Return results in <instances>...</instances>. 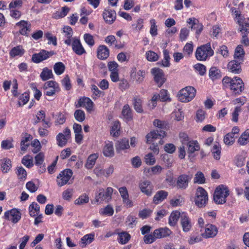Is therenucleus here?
Segmentation results:
<instances>
[{
  "mask_svg": "<svg viewBox=\"0 0 249 249\" xmlns=\"http://www.w3.org/2000/svg\"><path fill=\"white\" fill-rule=\"evenodd\" d=\"M229 195L228 188L224 185L218 186L213 194V200L217 204H223L226 202V198Z\"/></svg>",
  "mask_w": 249,
  "mask_h": 249,
  "instance_id": "f257e3e1",
  "label": "nucleus"
},
{
  "mask_svg": "<svg viewBox=\"0 0 249 249\" xmlns=\"http://www.w3.org/2000/svg\"><path fill=\"white\" fill-rule=\"evenodd\" d=\"M213 51L211 48L210 43L203 45L197 48L196 57L199 61L206 60L208 57L212 56Z\"/></svg>",
  "mask_w": 249,
  "mask_h": 249,
  "instance_id": "f03ea898",
  "label": "nucleus"
},
{
  "mask_svg": "<svg viewBox=\"0 0 249 249\" xmlns=\"http://www.w3.org/2000/svg\"><path fill=\"white\" fill-rule=\"evenodd\" d=\"M196 89L191 86H187L181 89L178 93V99L180 101L186 103L191 101L195 96Z\"/></svg>",
  "mask_w": 249,
  "mask_h": 249,
  "instance_id": "7ed1b4c3",
  "label": "nucleus"
},
{
  "mask_svg": "<svg viewBox=\"0 0 249 249\" xmlns=\"http://www.w3.org/2000/svg\"><path fill=\"white\" fill-rule=\"evenodd\" d=\"M208 196L207 192L202 187H198L196 191L195 202L199 208L205 207L208 203Z\"/></svg>",
  "mask_w": 249,
  "mask_h": 249,
  "instance_id": "20e7f679",
  "label": "nucleus"
},
{
  "mask_svg": "<svg viewBox=\"0 0 249 249\" xmlns=\"http://www.w3.org/2000/svg\"><path fill=\"white\" fill-rule=\"evenodd\" d=\"M113 191L111 187H107L106 191L103 188L100 189L96 194L95 201L98 203L103 201L108 202L111 199Z\"/></svg>",
  "mask_w": 249,
  "mask_h": 249,
  "instance_id": "39448f33",
  "label": "nucleus"
},
{
  "mask_svg": "<svg viewBox=\"0 0 249 249\" xmlns=\"http://www.w3.org/2000/svg\"><path fill=\"white\" fill-rule=\"evenodd\" d=\"M72 175L71 169H67L61 171L57 177V183L59 186L61 187L66 184Z\"/></svg>",
  "mask_w": 249,
  "mask_h": 249,
  "instance_id": "423d86ee",
  "label": "nucleus"
},
{
  "mask_svg": "<svg viewBox=\"0 0 249 249\" xmlns=\"http://www.w3.org/2000/svg\"><path fill=\"white\" fill-rule=\"evenodd\" d=\"M54 54L55 53L53 51L48 52L42 50L39 53L34 54L32 56V60L34 62L38 63L47 59Z\"/></svg>",
  "mask_w": 249,
  "mask_h": 249,
  "instance_id": "0eeeda50",
  "label": "nucleus"
},
{
  "mask_svg": "<svg viewBox=\"0 0 249 249\" xmlns=\"http://www.w3.org/2000/svg\"><path fill=\"white\" fill-rule=\"evenodd\" d=\"M230 89L235 94H240L244 88V84L242 80L238 77H234L231 85H230Z\"/></svg>",
  "mask_w": 249,
  "mask_h": 249,
  "instance_id": "6e6552de",
  "label": "nucleus"
},
{
  "mask_svg": "<svg viewBox=\"0 0 249 249\" xmlns=\"http://www.w3.org/2000/svg\"><path fill=\"white\" fill-rule=\"evenodd\" d=\"M166 136V132L160 129L159 131H153L147 134L146 136V142L150 143L157 139H161Z\"/></svg>",
  "mask_w": 249,
  "mask_h": 249,
  "instance_id": "1a4fd4ad",
  "label": "nucleus"
},
{
  "mask_svg": "<svg viewBox=\"0 0 249 249\" xmlns=\"http://www.w3.org/2000/svg\"><path fill=\"white\" fill-rule=\"evenodd\" d=\"M141 191L148 196H151L153 190V186L151 182L148 180H141L139 184Z\"/></svg>",
  "mask_w": 249,
  "mask_h": 249,
  "instance_id": "9d476101",
  "label": "nucleus"
},
{
  "mask_svg": "<svg viewBox=\"0 0 249 249\" xmlns=\"http://www.w3.org/2000/svg\"><path fill=\"white\" fill-rule=\"evenodd\" d=\"M21 213L17 209H13L6 212L4 213V218L11 220L15 224L21 218Z\"/></svg>",
  "mask_w": 249,
  "mask_h": 249,
  "instance_id": "9b49d317",
  "label": "nucleus"
},
{
  "mask_svg": "<svg viewBox=\"0 0 249 249\" xmlns=\"http://www.w3.org/2000/svg\"><path fill=\"white\" fill-rule=\"evenodd\" d=\"M75 107L77 108L85 107L87 111L90 112L92 110L93 103L90 98L83 97L78 100Z\"/></svg>",
  "mask_w": 249,
  "mask_h": 249,
  "instance_id": "f8f14e48",
  "label": "nucleus"
},
{
  "mask_svg": "<svg viewBox=\"0 0 249 249\" xmlns=\"http://www.w3.org/2000/svg\"><path fill=\"white\" fill-rule=\"evenodd\" d=\"M151 73L154 76V80L159 87H160L165 82L164 74L162 70L159 68H154L151 70Z\"/></svg>",
  "mask_w": 249,
  "mask_h": 249,
  "instance_id": "ddd939ff",
  "label": "nucleus"
},
{
  "mask_svg": "<svg viewBox=\"0 0 249 249\" xmlns=\"http://www.w3.org/2000/svg\"><path fill=\"white\" fill-rule=\"evenodd\" d=\"M191 178L192 177L185 174L179 176L176 182L177 188L180 189H186L188 187L189 182Z\"/></svg>",
  "mask_w": 249,
  "mask_h": 249,
  "instance_id": "4468645a",
  "label": "nucleus"
},
{
  "mask_svg": "<svg viewBox=\"0 0 249 249\" xmlns=\"http://www.w3.org/2000/svg\"><path fill=\"white\" fill-rule=\"evenodd\" d=\"M145 75V71L144 70H139L137 71L136 68L132 69L130 76L134 81L138 84H140L144 80Z\"/></svg>",
  "mask_w": 249,
  "mask_h": 249,
  "instance_id": "2eb2a0df",
  "label": "nucleus"
},
{
  "mask_svg": "<svg viewBox=\"0 0 249 249\" xmlns=\"http://www.w3.org/2000/svg\"><path fill=\"white\" fill-rule=\"evenodd\" d=\"M242 62L234 59L229 62L227 69L229 71L234 74L240 73L242 71L241 64Z\"/></svg>",
  "mask_w": 249,
  "mask_h": 249,
  "instance_id": "dca6fc26",
  "label": "nucleus"
},
{
  "mask_svg": "<svg viewBox=\"0 0 249 249\" xmlns=\"http://www.w3.org/2000/svg\"><path fill=\"white\" fill-rule=\"evenodd\" d=\"M103 16L106 22L111 24L115 20L116 14L114 10L106 8L104 10Z\"/></svg>",
  "mask_w": 249,
  "mask_h": 249,
  "instance_id": "f3484780",
  "label": "nucleus"
},
{
  "mask_svg": "<svg viewBox=\"0 0 249 249\" xmlns=\"http://www.w3.org/2000/svg\"><path fill=\"white\" fill-rule=\"evenodd\" d=\"M217 228L214 225L209 224L205 228V232L202 235L206 238H212L216 236L217 233Z\"/></svg>",
  "mask_w": 249,
  "mask_h": 249,
  "instance_id": "a211bd4d",
  "label": "nucleus"
},
{
  "mask_svg": "<svg viewBox=\"0 0 249 249\" xmlns=\"http://www.w3.org/2000/svg\"><path fill=\"white\" fill-rule=\"evenodd\" d=\"M119 192L123 199V202L127 207H132L133 206V202L129 199V195L127 190L125 187H122L119 189Z\"/></svg>",
  "mask_w": 249,
  "mask_h": 249,
  "instance_id": "6ab92c4d",
  "label": "nucleus"
},
{
  "mask_svg": "<svg viewBox=\"0 0 249 249\" xmlns=\"http://www.w3.org/2000/svg\"><path fill=\"white\" fill-rule=\"evenodd\" d=\"M172 233V231L167 227L160 228L154 230V235L157 239L169 236Z\"/></svg>",
  "mask_w": 249,
  "mask_h": 249,
  "instance_id": "aec40b11",
  "label": "nucleus"
},
{
  "mask_svg": "<svg viewBox=\"0 0 249 249\" xmlns=\"http://www.w3.org/2000/svg\"><path fill=\"white\" fill-rule=\"evenodd\" d=\"M237 23L239 25V30L242 34L248 35L249 34V18L244 19L238 18Z\"/></svg>",
  "mask_w": 249,
  "mask_h": 249,
  "instance_id": "412c9836",
  "label": "nucleus"
},
{
  "mask_svg": "<svg viewBox=\"0 0 249 249\" xmlns=\"http://www.w3.org/2000/svg\"><path fill=\"white\" fill-rule=\"evenodd\" d=\"M180 223L184 232H188L190 231L192 227L191 221L189 218L184 213H181Z\"/></svg>",
  "mask_w": 249,
  "mask_h": 249,
  "instance_id": "4be33fe9",
  "label": "nucleus"
},
{
  "mask_svg": "<svg viewBox=\"0 0 249 249\" xmlns=\"http://www.w3.org/2000/svg\"><path fill=\"white\" fill-rule=\"evenodd\" d=\"M122 115L123 119L126 122H129L132 120V111L128 104L124 106L122 110Z\"/></svg>",
  "mask_w": 249,
  "mask_h": 249,
  "instance_id": "5701e85b",
  "label": "nucleus"
},
{
  "mask_svg": "<svg viewBox=\"0 0 249 249\" xmlns=\"http://www.w3.org/2000/svg\"><path fill=\"white\" fill-rule=\"evenodd\" d=\"M16 25L21 28L19 32L22 35H27V32L31 31V25L27 21L21 20L18 22Z\"/></svg>",
  "mask_w": 249,
  "mask_h": 249,
  "instance_id": "b1692460",
  "label": "nucleus"
},
{
  "mask_svg": "<svg viewBox=\"0 0 249 249\" xmlns=\"http://www.w3.org/2000/svg\"><path fill=\"white\" fill-rule=\"evenodd\" d=\"M72 48L73 51L78 55H82L86 53V51L83 47L80 40L78 39L73 40L72 43Z\"/></svg>",
  "mask_w": 249,
  "mask_h": 249,
  "instance_id": "393cba45",
  "label": "nucleus"
},
{
  "mask_svg": "<svg viewBox=\"0 0 249 249\" xmlns=\"http://www.w3.org/2000/svg\"><path fill=\"white\" fill-rule=\"evenodd\" d=\"M94 233L87 234L84 235L80 240L79 244L81 248L85 247L87 245L90 244L94 240Z\"/></svg>",
  "mask_w": 249,
  "mask_h": 249,
  "instance_id": "a878e982",
  "label": "nucleus"
},
{
  "mask_svg": "<svg viewBox=\"0 0 249 249\" xmlns=\"http://www.w3.org/2000/svg\"><path fill=\"white\" fill-rule=\"evenodd\" d=\"M116 150L117 152H120L122 150L129 148V141L126 138L122 139L118 141L115 145Z\"/></svg>",
  "mask_w": 249,
  "mask_h": 249,
  "instance_id": "bb28decb",
  "label": "nucleus"
},
{
  "mask_svg": "<svg viewBox=\"0 0 249 249\" xmlns=\"http://www.w3.org/2000/svg\"><path fill=\"white\" fill-rule=\"evenodd\" d=\"M109 54L108 49L105 45H100L99 46L97 51L98 58L101 60L107 59Z\"/></svg>",
  "mask_w": 249,
  "mask_h": 249,
  "instance_id": "cd10ccee",
  "label": "nucleus"
},
{
  "mask_svg": "<svg viewBox=\"0 0 249 249\" xmlns=\"http://www.w3.org/2000/svg\"><path fill=\"white\" fill-rule=\"evenodd\" d=\"M104 155L107 157H112L114 155L113 143L111 142H108L103 148Z\"/></svg>",
  "mask_w": 249,
  "mask_h": 249,
  "instance_id": "c85d7f7f",
  "label": "nucleus"
},
{
  "mask_svg": "<svg viewBox=\"0 0 249 249\" xmlns=\"http://www.w3.org/2000/svg\"><path fill=\"white\" fill-rule=\"evenodd\" d=\"M168 195V192L161 190L157 192L153 197V202L155 204H158L166 198Z\"/></svg>",
  "mask_w": 249,
  "mask_h": 249,
  "instance_id": "c756f323",
  "label": "nucleus"
},
{
  "mask_svg": "<svg viewBox=\"0 0 249 249\" xmlns=\"http://www.w3.org/2000/svg\"><path fill=\"white\" fill-rule=\"evenodd\" d=\"M245 54V51L242 46L239 45L235 50L234 58L241 62H243Z\"/></svg>",
  "mask_w": 249,
  "mask_h": 249,
  "instance_id": "7c9ffc66",
  "label": "nucleus"
},
{
  "mask_svg": "<svg viewBox=\"0 0 249 249\" xmlns=\"http://www.w3.org/2000/svg\"><path fill=\"white\" fill-rule=\"evenodd\" d=\"M131 238L130 235L126 231H123L118 233V241L122 245L126 244Z\"/></svg>",
  "mask_w": 249,
  "mask_h": 249,
  "instance_id": "2f4dec72",
  "label": "nucleus"
},
{
  "mask_svg": "<svg viewBox=\"0 0 249 249\" xmlns=\"http://www.w3.org/2000/svg\"><path fill=\"white\" fill-rule=\"evenodd\" d=\"M98 158V154L97 153L90 155L87 159V162L85 164V167L88 169H91L95 165Z\"/></svg>",
  "mask_w": 249,
  "mask_h": 249,
  "instance_id": "473e14b6",
  "label": "nucleus"
},
{
  "mask_svg": "<svg viewBox=\"0 0 249 249\" xmlns=\"http://www.w3.org/2000/svg\"><path fill=\"white\" fill-rule=\"evenodd\" d=\"M181 214L178 211H173L170 214L169 218V224L171 226H174L177 224L179 217H181Z\"/></svg>",
  "mask_w": 249,
  "mask_h": 249,
  "instance_id": "72a5a7b5",
  "label": "nucleus"
},
{
  "mask_svg": "<svg viewBox=\"0 0 249 249\" xmlns=\"http://www.w3.org/2000/svg\"><path fill=\"white\" fill-rule=\"evenodd\" d=\"M40 77L43 81H46L49 79L53 78V75L51 70L48 68H44L40 74Z\"/></svg>",
  "mask_w": 249,
  "mask_h": 249,
  "instance_id": "f704fd0d",
  "label": "nucleus"
},
{
  "mask_svg": "<svg viewBox=\"0 0 249 249\" xmlns=\"http://www.w3.org/2000/svg\"><path fill=\"white\" fill-rule=\"evenodd\" d=\"M249 142V129L245 130L238 140L240 145H245Z\"/></svg>",
  "mask_w": 249,
  "mask_h": 249,
  "instance_id": "c9c22d12",
  "label": "nucleus"
},
{
  "mask_svg": "<svg viewBox=\"0 0 249 249\" xmlns=\"http://www.w3.org/2000/svg\"><path fill=\"white\" fill-rule=\"evenodd\" d=\"M133 106L135 110L138 113H142L143 110L142 107V100L139 97H135L133 99Z\"/></svg>",
  "mask_w": 249,
  "mask_h": 249,
  "instance_id": "e433bc0d",
  "label": "nucleus"
},
{
  "mask_svg": "<svg viewBox=\"0 0 249 249\" xmlns=\"http://www.w3.org/2000/svg\"><path fill=\"white\" fill-rule=\"evenodd\" d=\"M24 53V50L21 46L14 47L10 52V55L12 57L21 56Z\"/></svg>",
  "mask_w": 249,
  "mask_h": 249,
  "instance_id": "4c0bfd02",
  "label": "nucleus"
},
{
  "mask_svg": "<svg viewBox=\"0 0 249 249\" xmlns=\"http://www.w3.org/2000/svg\"><path fill=\"white\" fill-rule=\"evenodd\" d=\"M188 146V152L189 153H193L196 151L199 150V145L196 141H189L187 144Z\"/></svg>",
  "mask_w": 249,
  "mask_h": 249,
  "instance_id": "58836bf2",
  "label": "nucleus"
},
{
  "mask_svg": "<svg viewBox=\"0 0 249 249\" xmlns=\"http://www.w3.org/2000/svg\"><path fill=\"white\" fill-rule=\"evenodd\" d=\"M65 70V66L62 62H57L53 66L54 72L58 75L62 74L64 72Z\"/></svg>",
  "mask_w": 249,
  "mask_h": 249,
  "instance_id": "ea45409f",
  "label": "nucleus"
},
{
  "mask_svg": "<svg viewBox=\"0 0 249 249\" xmlns=\"http://www.w3.org/2000/svg\"><path fill=\"white\" fill-rule=\"evenodd\" d=\"M70 10V9L69 7L64 6L62 7L61 11H57L55 12L53 14V17L56 19L64 18L67 15Z\"/></svg>",
  "mask_w": 249,
  "mask_h": 249,
  "instance_id": "a19ab883",
  "label": "nucleus"
},
{
  "mask_svg": "<svg viewBox=\"0 0 249 249\" xmlns=\"http://www.w3.org/2000/svg\"><path fill=\"white\" fill-rule=\"evenodd\" d=\"M209 76L213 80L219 79L221 77L220 71L215 67H212L209 71Z\"/></svg>",
  "mask_w": 249,
  "mask_h": 249,
  "instance_id": "79ce46f5",
  "label": "nucleus"
},
{
  "mask_svg": "<svg viewBox=\"0 0 249 249\" xmlns=\"http://www.w3.org/2000/svg\"><path fill=\"white\" fill-rule=\"evenodd\" d=\"M56 140L58 146L63 147L66 144L68 138L64 134L59 133L56 136Z\"/></svg>",
  "mask_w": 249,
  "mask_h": 249,
  "instance_id": "37998d69",
  "label": "nucleus"
},
{
  "mask_svg": "<svg viewBox=\"0 0 249 249\" xmlns=\"http://www.w3.org/2000/svg\"><path fill=\"white\" fill-rule=\"evenodd\" d=\"M212 152L213 154V157L215 160H218L220 159L221 147L219 143H217L214 144L212 149Z\"/></svg>",
  "mask_w": 249,
  "mask_h": 249,
  "instance_id": "c03bdc74",
  "label": "nucleus"
},
{
  "mask_svg": "<svg viewBox=\"0 0 249 249\" xmlns=\"http://www.w3.org/2000/svg\"><path fill=\"white\" fill-rule=\"evenodd\" d=\"M120 124L118 122H115L110 130V134L114 137H118L120 134Z\"/></svg>",
  "mask_w": 249,
  "mask_h": 249,
  "instance_id": "a18cd8bd",
  "label": "nucleus"
},
{
  "mask_svg": "<svg viewBox=\"0 0 249 249\" xmlns=\"http://www.w3.org/2000/svg\"><path fill=\"white\" fill-rule=\"evenodd\" d=\"M22 163L27 167L30 168L34 165L33 158L30 155L23 157L21 160Z\"/></svg>",
  "mask_w": 249,
  "mask_h": 249,
  "instance_id": "49530a36",
  "label": "nucleus"
},
{
  "mask_svg": "<svg viewBox=\"0 0 249 249\" xmlns=\"http://www.w3.org/2000/svg\"><path fill=\"white\" fill-rule=\"evenodd\" d=\"M11 160L8 159H4L1 161V169L3 173H7L11 167Z\"/></svg>",
  "mask_w": 249,
  "mask_h": 249,
  "instance_id": "de8ad7c7",
  "label": "nucleus"
},
{
  "mask_svg": "<svg viewBox=\"0 0 249 249\" xmlns=\"http://www.w3.org/2000/svg\"><path fill=\"white\" fill-rule=\"evenodd\" d=\"M100 213L103 215L112 216L114 213V210L112 206L108 205L105 208L100 210Z\"/></svg>",
  "mask_w": 249,
  "mask_h": 249,
  "instance_id": "09e8293b",
  "label": "nucleus"
},
{
  "mask_svg": "<svg viewBox=\"0 0 249 249\" xmlns=\"http://www.w3.org/2000/svg\"><path fill=\"white\" fill-rule=\"evenodd\" d=\"M16 170V174L18 179H25L26 178L27 172L22 167H17Z\"/></svg>",
  "mask_w": 249,
  "mask_h": 249,
  "instance_id": "8fccbe9b",
  "label": "nucleus"
},
{
  "mask_svg": "<svg viewBox=\"0 0 249 249\" xmlns=\"http://www.w3.org/2000/svg\"><path fill=\"white\" fill-rule=\"evenodd\" d=\"M29 100V94L27 92H24L21 94L19 97L18 104L19 107L22 106L26 104Z\"/></svg>",
  "mask_w": 249,
  "mask_h": 249,
  "instance_id": "3c124183",
  "label": "nucleus"
},
{
  "mask_svg": "<svg viewBox=\"0 0 249 249\" xmlns=\"http://www.w3.org/2000/svg\"><path fill=\"white\" fill-rule=\"evenodd\" d=\"M26 137L23 138L20 142V148L21 151H25L29 146V141L30 138V135H26Z\"/></svg>",
  "mask_w": 249,
  "mask_h": 249,
  "instance_id": "603ef678",
  "label": "nucleus"
},
{
  "mask_svg": "<svg viewBox=\"0 0 249 249\" xmlns=\"http://www.w3.org/2000/svg\"><path fill=\"white\" fill-rule=\"evenodd\" d=\"M89 201V198L88 195L84 194L80 196L77 199H76L74 203L76 205H82L85 203H87Z\"/></svg>",
  "mask_w": 249,
  "mask_h": 249,
  "instance_id": "864d4df0",
  "label": "nucleus"
},
{
  "mask_svg": "<svg viewBox=\"0 0 249 249\" xmlns=\"http://www.w3.org/2000/svg\"><path fill=\"white\" fill-rule=\"evenodd\" d=\"M224 143L227 145H231L235 141V137L231 133L227 134L223 139Z\"/></svg>",
  "mask_w": 249,
  "mask_h": 249,
  "instance_id": "5fc2aeb1",
  "label": "nucleus"
},
{
  "mask_svg": "<svg viewBox=\"0 0 249 249\" xmlns=\"http://www.w3.org/2000/svg\"><path fill=\"white\" fill-rule=\"evenodd\" d=\"M74 116L75 119L78 122H82L85 119V113L81 109L75 110Z\"/></svg>",
  "mask_w": 249,
  "mask_h": 249,
  "instance_id": "6e6d98bb",
  "label": "nucleus"
},
{
  "mask_svg": "<svg viewBox=\"0 0 249 249\" xmlns=\"http://www.w3.org/2000/svg\"><path fill=\"white\" fill-rule=\"evenodd\" d=\"M205 178L203 174L201 172H198L195 175L194 183L203 184L205 183Z\"/></svg>",
  "mask_w": 249,
  "mask_h": 249,
  "instance_id": "4d7b16f0",
  "label": "nucleus"
},
{
  "mask_svg": "<svg viewBox=\"0 0 249 249\" xmlns=\"http://www.w3.org/2000/svg\"><path fill=\"white\" fill-rule=\"evenodd\" d=\"M164 59L162 60V65L164 67H169L170 65V56L169 51L167 50L163 51Z\"/></svg>",
  "mask_w": 249,
  "mask_h": 249,
  "instance_id": "13d9d810",
  "label": "nucleus"
},
{
  "mask_svg": "<svg viewBox=\"0 0 249 249\" xmlns=\"http://www.w3.org/2000/svg\"><path fill=\"white\" fill-rule=\"evenodd\" d=\"M91 90L92 92V98L93 99H96L97 97H100L102 93V92L95 85H91Z\"/></svg>",
  "mask_w": 249,
  "mask_h": 249,
  "instance_id": "bf43d9fd",
  "label": "nucleus"
},
{
  "mask_svg": "<svg viewBox=\"0 0 249 249\" xmlns=\"http://www.w3.org/2000/svg\"><path fill=\"white\" fill-rule=\"evenodd\" d=\"M147 59L149 61H156L159 58L158 55L155 52L149 51L146 53Z\"/></svg>",
  "mask_w": 249,
  "mask_h": 249,
  "instance_id": "052dcab7",
  "label": "nucleus"
},
{
  "mask_svg": "<svg viewBox=\"0 0 249 249\" xmlns=\"http://www.w3.org/2000/svg\"><path fill=\"white\" fill-rule=\"evenodd\" d=\"M45 113L44 111L40 110L37 112L36 115V118L34 120L33 122L34 124H36L40 121H44V119L45 118Z\"/></svg>",
  "mask_w": 249,
  "mask_h": 249,
  "instance_id": "680f3d73",
  "label": "nucleus"
},
{
  "mask_svg": "<svg viewBox=\"0 0 249 249\" xmlns=\"http://www.w3.org/2000/svg\"><path fill=\"white\" fill-rule=\"evenodd\" d=\"M189 29L186 27L183 28L180 30L179 34V39L181 41L186 40L189 34Z\"/></svg>",
  "mask_w": 249,
  "mask_h": 249,
  "instance_id": "e2e57ef3",
  "label": "nucleus"
},
{
  "mask_svg": "<svg viewBox=\"0 0 249 249\" xmlns=\"http://www.w3.org/2000/svg\"><path fill=\"white\" fill-rule=\"evenodd\" d=\"M159 94V99L162 102L170 101L171 99L169 97L167 90L165 89H161Z\"/></svg>",
  "mask_w": 249,
  "mask_h": 249,
  "instance_id": "0e129e2a",
  "label": "nucleus"
},
{
  "mask_svg": "<svg viewBox=\"0 0 249 249\" xmlns=\"http://www.w3.org/2000/svg\"><path fill=\"white\" fill-rule=\"evenodd\" d=\"M35 164L36 165H41L44 162V154L42 152H40L37 154L35 157Z\"/></svg>",
  "mask_w": 249,
  "mask_h": 249,
  "instance_id": "69168bd1",
  "label": "nucleus"
},
{
  "mask_svg": "<svg viewBox=\"0 0 249 249\" xmlns=\"http://www.w3.org/2000/svg\"><path fill=\"white\" fill-rule=\"evenodd\" d=\"M157 239L154 235V231L152 234H146L143 237V241L145 244H151Z\"/></svg>",
  "mask_w": 249,
  "mask_h": 249,
  "instance_id": "338daca9",
  "label": "nucleus"
},
{
  "mask_svg": "<svg viewBox=\"0 0 249 249\" xmlns=\"http://www.w3.org/2000/svg\"><path fill=\"white\" fill-rule=\"evenodd\" d=\"M150 33L152 36H156L158 34L157 26L156 25L155 19H152L150 21Z\"/></svg>",
  "mask_w": 249,
  "mask_h": 249,
  "instance_id": "774afa93",
  "label": "nucleus"
}]
</instances>
